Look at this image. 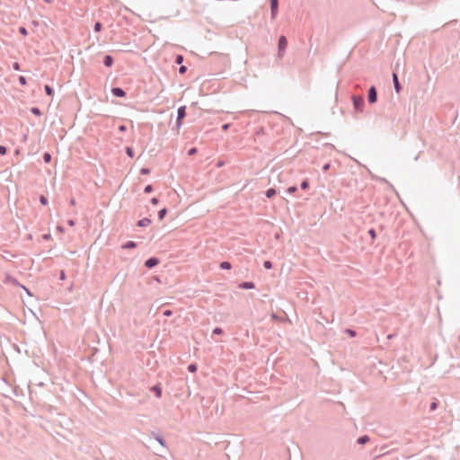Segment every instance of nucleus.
Wrapping results in <instances>:
<instances>
[{
    "label": "nucleus",
    "mask_w": 460,
    "mask_h": 460,
    "mask_svg": "<svg viewBox=\"0 0 460 460\" xmlns=\"http://www.w3.org/2000/svg\"><path fill=\"white\" fill-rule=\"evenodd\" d=\"M229 128H230V124H229V123L224 124V125L222 126V129H223L224 131H226Z\"/></svg>",
    "instance_id": "09e8293b"
},
{
    "label": "nucleus",
    "mask_w": 460,
    "mask_h": 460,
    "mask_svg": "<svg viewBox=\"0 0 460 460\" xmlns=\"http://www.w3.org/2000/svg\"><path fill=\"white\" fill-rule=\"evenodd\" d=\"M188 371L190 373H195L197 371V365L196 364H190L188 366Z\"/></svg>",
    "instance_id": "4be33fe9"
},
{
    "label": "nucleus",
    "mask_w": 460,
    "mask_h": 460,
    "mask_svg": "<svg viewBox=\"0 0 460 460\" xmlns=\"http://www.w3.org/2000/svg\"><path fill=\"white\" fill-rule=\"evenodd\" d=\"M4 284H11L13 286H15V287H22V288H24L26 290V292L31 295L29 289H27L25 287L22 286L18 280L13 278V276H11L10 274H5L4 276Z\"/></svg>",
    "instance_id": "f03ea898"
},
{
    "label": "nucleus",
    "mask_w": 460,
    "mask_h": 460,
    "mask_svg": "<svg viewBox=\"0 0 460 460\" xmlns=\"http://www.w3.org/2000/svg\"><path fill=\"white\" fill-rule=\"evenodd\" d=\"M183 62V56L177 55L175 58V63L181 65Z\"/></svg>",
    "instance_id": "a878e982"
},
{
    "label": "nucleus",
    "mask_w": 460,
    "mask_h": 460,
    "mask_svg": "<svg viewBox=\"0 0 460 460\" xmlns=\"http://www.w3.org/2000/svg\"><path fill=\"white\" fill-rule=\"evenodd\" d=\"M13 68L16 71H19L21 68H20V64L18 62H14L13 64Z\"/></svg>",
    "instance_id": "c03bdc74"
},
{
    "label": "nucleus",
    "mask_w": 460,
    "mask_h": 460,
    "mask_svg": "<svg viewBox=\"0 0 460 460\" xmlns=\"http://www.w3.org/2000/svg\"><path fill=\"white\" fill-rule=\"evenodd\" d=\"M119 131H125L127 129L125 125H121L119 127Z\"/></svg>",
    "instance_id": "8fccbe9b"
},
{
    "label": "nucleus",
    "mask_w": 460,
    "mask_h": 460,
    "mask_svg": "<svg viewBox=\"0 0 460 460\" xmlns=\"http://www.w3.org/2000/svg\"><path fill=\"white\" fill-rule=\"evenodd\" d=\"M19 31H20V33H22L24 36H26L28 34V31H27L26 28H24V27H20Z\"/></svg>",
    "instance_id": "ea45409f"
},
{
    "label": "nucleus",
    "mask_w": 460,
    "mask_h": 460,
    "mask_svg": "<svg viewBox=\"0 0 460 460\" xmlns=\"http://www.w3.org/2000/svg\"><path fill=\"white\" fill-rule=\"evenodd\" d=\"M239 288L243 289H252L255 288V285L253 282L251 281H244L239 285Z\"/></svg>",
    "instance_id": "9d476101"
},
{
    "label": "nucleus",
    "mask_w": 460,
    "mask_h": 460,
    "mask_svg": "<svg viewBox=\"0 0 460 460\" xmlns=\"http://www.w3.org/2000/svg\"><path fill=\"white\" fill-rule=\"evenodd\" d=\"M105 66L111 67L113 65V58L111 55H106L103 58Z\"/></svg>",
    "instance_id": "f8f14e48"
},
{
    "label": "nucleus",
    "mask_w": 460,
    "mask_h": 460,
    "mask_svg": "<svg viewBox=\"0 0 460 460\" xmlns=\"http://www.w3.org/2000/svg\"><path fill=\"white\" fill-rule=\"evenodd\" d=\"M144 191H145L146 193H150V192H152V191H153V186H152V185H150V184H149V185H146V186L145 187Z\"/></svg>",
    "instance_id": "e433bc0d"
},
{
    "label": "nucleus",
    "mask_w": 460,
    "mask_h": 460,
    "mask_svg": "<svg viewBox=\"0 0 460 460\" xmlns=\"http://www.w3.org/2000/svg\"><path fill=\"white\" fill-rule=\"evenodd\" d=\"M263 266L267 270H270L272 268V263L270 261H265Z\"/></svg>",
    "instance_id": "2f4dec72"
},
{
    "label": "nucleus",
    "mask_w": 460,
    "mask_h": 460,
    "mask_svg": "<svg viewBox=\"0 0 460 460\" xmlns=\"http://www.w3.org/2000/svg\"><path fill=\"white\" fill-rule=\"evenodd\" d=\"M140 173L145 175V174H149L150 173V169L149 168H142L140 170Z\"/></svg>",
    "instance_id": "58836bf2"
},
{
    "label": "nucleus",
    "mask_w": 460,
    "mask_h": 460,
    "mask_svg": "<svg viewBox=\"0 0 460 460\" xmlns=\"http://www.w3.org/2000/svg\"><path fill=\"white\" fill-rule=\"evenodd\" d=\"M182 126V119H180L179 118L176 119V128L179 130Z\"/></svg>",
    "instance_id": "c9c22d12"
},
{
    "label": "nucleus",
    "mask_w": 460,
    "mask_h": 460,
    "mask_svg": "<svg viewBox=\"0 0 460 460\" xmlns=\"http://www.w3.org/2000/svg\"><path fill=\"white\" fill-rule=\"evenodd\" d=\"M220 268L222 270H230L232 268V265H231V263L229 261H222L220 263Z\"/></svg>",
    "instance_id": "a211bd4d"
},
{
    "label": "nucleus",
    "mask_w": 460,
    "mask_h": 460,
    "mask_svg": "<svg viewBox=\"0 0 460 460\" xmlns=\"http://www.w3.org/2000/svg\"><path fill=\"white\" fill-rule=\"evenodd\" d=\"M370 440V438L367 435L361 436L358 438L357 442L359 445H365Z\"/></svg>",
    "instance_id": "ddd939ff"
},
{
    "label": "nucleus",
    "mask_w": 460,
    "mask_h": 460,
    "mask_svg": "<svg viewBox=\"0 0 460 460\" xmlns=\"http://www.w3.org/2000/svg\"><path fill=\"white\" fill-rule=\"evenodd\" d=\"M102 29V23L100 22H95L94 24V31L99 32Z\"/></svg>",
    "instance_id": "cd10ccee"
},
{
    "label": "nucleus",
    "mask_w": 460,
    "mask_h": 460,
    "mask_svg": "<svg viewBox=\"0 0 460 460\" xmlns=\"http://www.w3.org/2000/svg\"><path fill=\"white\" fill-rule=\"evenodd\" d=\"M137 246V243L133 241H128L126 243L122 245V248L124 249H132Z\"/></svg>",
    "instance_id": "4468645a"
},
{
    "label": "nucleus",
    "mask_w": 460,
    "mask_h": 460,
    "mask_svg": "<svg viewBox=\"0 0 460 460\" xmlns=\"http://www.w3.org/2000/svg\"><path fill=\"white\" fill-rule=\"evenodd\" d=\"M393 83H394V87L395 92L397 93H400L402 87L399 83L398 75L395 73H393Z\"/></svg>",
    "instance_id": "0eeeda50"
},
{
    "label": "nucleus",
    "mask_w": 460,
    "mask_h": 460,
    "mask_svg": "<svg viewBox=\"0 0 460 460\" xmlns=\"http://www.w3.org/2000/svg\"><path fill=\"white\" fill-rule=\"evenodd\" d=\"M126 153L130 158L134 157V151L131 147H126Z\"/></svg>",
    "instance_id": "393cba45"
},
{
    "label": "nucleus",
    "mask_w": 460,
    "mask_h": 460,
    "mask_svg": "<svg viewBox=\"0 0 460 460\" xmlns=\"http://www.w3.org/2000/svg\"><path fill=\"white\" fill-rule=\"evenodd\" d=\"M212 333L215 335H219L223 333V330L220 327H217L213 330Z\"/></svg>",
    "instance_id": "c756f323"
},
{
    "label": "nucleus",
    "mask_w": 460,
    "mask_h": 460,
    "mask_svg": "<svg viewBox=\"0 0 460 460\" xmlns=\"http://www.w3.org/2000/svg\"><path fill=\"white\" fill-rule=\"evenodd\" d=\"M49 237V234H45L44 238L48 239Z\"/></svg>",
    "instance_id": "864d4df0"
},
{
    "label": "nucleus",
    "mask_w": 460,
    "mask_h": 460,
    "mask_svg": "<svg viewBox=\"0 0 460 460\" xmlns=\"http://www.w3.org/2000/svg\"><path fill=\"white\" fill-rule=\"evenodd\" d=\"M331 167V164L330 163H327L325 164L323 166V172H327Z\"/></svg>",
    "instance_id": "a18cd8bd"
},
{
    "label": "nucleus",
    "mask_w": 460,
    "mask_h": 460,
    "mask_svg": "<svg viewBox=\"0 0 460 460\" xmlns=\"http://www.w3.org/2000/svg\"><path fill=\"white\" fill-rule=\"evenodd\" d=\"M111 93L116 97H124L126 96V92L120 87H113L111 89Z\"/></svg>",
    "instance_id": "423d86ee"
},
{
    "label": "nucleus",
    "mask_w": 460,
    "mask_h": 460,
    "mask_svg": "<svg viewBox=\"0 0 460 460\" xmlns=\"http://www.w3.org/2000/svg\"><path fill=\"white\" fill-rule=\"evenodd\" d=\"M6 152H7L6 147H5V146H0V155H5V154H6Z\"/></svg>",
    "instance_id": "79ce46f5"
},
{
    "label": "nucleus",
    "mask_w": 460,
    "mask_h": 460,
    "mask_svg": "<svg viewBox=\"0 0 460 460\" xmlns=\"http://www.w3.org/2000/svg\"><path fill=\"white\" fill-rule=\"evenodd\" d=\"M275 194H276V190H275V189H273V188H270V189H268V190H266V192H265V195H266V197H267L268 199H270V198L274 197V196H275Z\"/></svg>",
    "instance_id": "dca6fc26"
},
{
    "label": "nucleus",
    "mask_w": 460,
    "mask_h": 460,
    "mask_svg": "<svg viewBox=\"0 0 460 460\" xmlns=\"http://www.w3.org/2000/svg\"><path fill=\"white\" fill-rule=\"evenodd\" d=\"M150 224H151V220L147 217H144L137 222V226L146 227V226H150Z\"/></svg>",
    "instance_id": "9b49d317"
},
{
    "label": "nucleus",
    "mask_w": 460,
    "mask_h": 460,
    "mask_svg": "<svg viewBox=\"0 0 460 460\" xmlns=\"http://www.w3.org/2000/svg\"><path fill=\"white\" fill-rule=\"evenodd\" d=\"M70 204H71L72 206L75 205V200L74 199H70Z\"/></svg>",
    "instance_id": "603ef678"
},
{
    "label": "nucleus",
    "mask_w": 460,
    "mask_h": 460,
    "mask_svg": "<svg viewBox=\"0 0 460 460\" xmlns=\"http://www.w3.org/2000/svg\"><path fill=\"white\" fill-rule=\"evenodd\" d=\"M159 263V259L156 258V257H151L149 259H147L145 262V266L147 268V269H152L154 268L155 266H156L157 264Z\"/></svg>",
    "instance_id": "39448f33"
},
{
    "label": "nucleus",
    "mask_w": 460,
    "mask_h": 460,
    "mask_svg": "<svg viewBox=\"0 0 460 460\" xmlns=\"http://www.w3.org/2000/svg\"><path fill=\"white\" fill-rule=\"evenodd\" d=\"M354 109L358 111H362L365 105L364 98L361 96H352Z\"/></svg>",
    "instance_id": "7ed1b4c3"
},
{
    "label": "nucleus",
    "mask_w": 460,
    "mask_h": 460,
    "mask_svg": "<svg viewBox=\"0 0 460 460\" xmlns=\"http://www.w3.org/2000/svg\"><path fill=\"white\" fill-rule=\"evenodd\" d=\"M197 153V148L196 147H192L190 148L189 151H188V155H193Z\"/></svg>",
    "instance_id": "37998d69"
},
{
    "label": "nucleus",
    "mask_w": 460,
    "mask_h": 460,
    "mask_svg": "<svg viewBox=\"0 0 460 460\" xmlns=\"http://www.w3.org/2000/svg\"><path fill=\"white\" fill-rule=\"evenodd\" d=\"M367 100L369 103H375L377 100V93L375 86H371L368 89L367 93Z\"/></svg>",
    "instance_id": "20e7f679"
},
{
    "label": "nucleus",
    "mask_w": 460,
    "mask_h": 460,
    "mask_svg": "<svg viewBox=\"0 0 460 460\" xmlns=\"http://www.w3.org/2000/svg\"><path fill=\"white\" fill-rule=\"evenodd\" d=\"M279 2H270V11H271V18L275 19L279 10Z\"/></svg>",
    "instance_id": "6e6552de"
},
{
    "label": "nucleus",
    "mask_w": 460,
    "mask_h": 460,
    "mask_svg": "<svg viewBox=\"0 0 460 460\" xmlns=\"http://www.w3.org/2000/svg\"><path fill=\"white\" fill-rule=\"evenodd\" d=\"M42 157H43V161L47 164L49 163L52 158L51 155L49 153H44Z\"/></svg>",
    "instance_id": "412c9836"
},
{
    "label": "nucleus",
    "mask_w": 460,
    "mask_h": 460,
    "mask_svg": "<svg viewBox=\"0 0 460 460\" xmlns=\"http://www.w3.org/2000/svg\"><path fill=\"white\" fill-rule=\"evenodd\" d=\"M59 279L60 280H65L66 279V273H65L64 270L60 271Z\"/></svg>",
    "instance_id": "49530a36"
},
{
    "label": "nucleus",
    "mask_w": 460,
    "mask_h": 460,
    "mask_svg": "<svg viewBox=\"0 0 460 460\" xmlns=\"http://www.w3.org/2000/svg\"><path fill=\"white\" fill-rule=\"evenodd\" d=\"M186 117V107L181 106L177 110V118L183 119Z\"/></svg>",
    "instance_id": "1a4fd4ad"
},
{
    "label": "nucleus",
    "mask_w": 460,
    "mask_h": 460,
    "mask_svg": "<svg viewBox=\"0 0 460 460\" xmlns=\"http://www.w3.org/2000/svg\"><path fill=\"white\" fill-rule=\"evenodd\" d=\"M296 190H297V187H296V186H290V187H288V189L287 190V191H288L289 194H293V193H295Z\"/></svg>",
    "instance_id": "c85d7f7f"
},
{
    "label": "nucleus",
    "mask_w": 460,
    "mask_h": 460,
    "mask_svg": "<svg viewBox=\"0 0 460 460\" xmlns=\"http://www.w3.org/2000/svg\"><path fill=\"white\" fill-rule=\"evenodd\" d=\"M163 314L166 317H170L172 315V311L170 309H166L164 311Z\"/></svg>",
    "instance_id": "72a5a7b5"
},
{
    "label": "nucleus",
    "mask_w": 460,
    "mask_h": 460,
    "mask_svg": "<svg viewBox=\"0 0 460 460\" xmlns=\"http://www.w3.org/2000/svg\"><path fill=\"white\" fill-rule=\"evenodd\" d=\"M31 111L32 114L36 115V116H40L41 115V111L38 107H32L31 109Z\"/></svg>",
    "instance_id": "aec40b11"
},
{
    "label": "nucleus",
    "mask_w": 460,
    "mask_h": 460,
    "mask_svg": "<svg viewBox=\"0 0 460 460\" xmlns=\"http://www.w3.org/2000/svg\"><path fill=\"white\" fill-rule=\"evenodd\" d=\"M288 47V40L284 35H281L279 38L278 42V54L276 57V60H281L286 53V49Z\"/></svg>",
    "instance_id": "f257e3e1"
},
{
    "label": "nucleus",
    "mask_w": 460,
    "mask_h": 460,
    "mask_svg": "<svg viewBox=\"0 0 460 460\" xmlns=\"http://www.w3.org/2000/svg\"><path fill=\"white\" fill-rule=\"evenodd\" d=\"M67 224L70 226H73L75 225V222L74 220L70 219L67 221Z\"/></svg>",
    "instance_id": "3c124183"
},
{
    "label": "nucleus",
    "mask_w": 460,
    "mask_h": 460,
    "mask_svg": "<svg viewBox=\"0 0 460 460\" xmlns=\"http://www.w3.org/2000/svg\"><path fill=\"white\" fill-rule=\"evenodd\" d=\"M438 408V402H432L430 406H429V410L431 411H435L436 409Z\"/></svg>",
    "instance_id": "4c0bfd02"
},
{
    "label": "nucleus",
    "mask_w": 460,
    "mask_h": 460,
    "mask_svg": "<svg viewBox=\"0 0 460 460\" xmlns=\"http://www.w3.org/2000/svg\"><path fill=\"white\" fill-rule=\"evenodd\" d=\"M155 439L157 440V442L162 445L163 447L165 446V441L164 439L161 437V436H156Z\"/></svg>",
    "instance_id": "7c9ffc66"
},
{
    "label": "nucleus",
    "mask_w": 460,
    "mask_h": 460,
    "mask_svg": "<svg viewBox=\"0 0 460 460\" xmlns=\"http://www.w3.org/2000/svg\"><path fill=\"white\" fill-rule=\"evenodd\" d=\"M186 71H187V67H186L185 66H180V68H179V73H180L181 75L185 74V73H186Z\"/></svg>",
    "instance_id": "a19ab883"
},
{
    "label": "nucleus",
    "mask_w": 460,
    "mask_h": 460,
    "mask_svg": "<svg viewBox=\"0 0 460 460\" xmlns=\"http://www.w3.org/2000/svg\"><path fill=\"white\" fill-rule=\"evenodd\" d=\"M19 83H20L22 85H26V84H27L26 78H25L24 76L21 75V76L19 77Z\"/></svg>",
    "instance_id": "f704fd0d"
},
{
    "label": "nucleus",
    "mask_w": 460,
    "mask_h": 460,
    "mask_svg": "<svg viewBox=\"0 0 460 460\" xmlns=\"http://www.w3.org/2000/svg\"><path fill=\"white\" fill-rule=\"evenodd\" d=\"M167 214V209L166 208H162L161 210H159L158 212V218L160 220L164 219V217L166 216Z\"/></svg>",
    "instance_id": "6ab92c4d"
},
{
    "label": "nucleus",
    "mask_w": 460,
    "mask_h": 460,
    "mask_svg": "<svg viewBox=\"0 0 460 460\" xmlns=\"http://www.w3.org/2000/svg\"><path fill=\"white\" fill-rule=\"evenodd\" d=\"M350 337H355L357 335V332L354 330L351 329H346L345 331Z\"/></svg>",
    "instance_id": "473e14b6"
},
{
    "label": "nucleus",
    "mask_w": 460,
    "mask_h": 460,
    "mask_svg": "<svg viewBox=\"0 0 460 460\" xmlns=\"http://www.w3.org/2000/svg\"><path fill=\"white\" fill-rule=\"evenodd\" d=\"M40 202L41 205L46 206V205H48L49 201H48V199L44 195H41L40 197Z\"/></svg>",
    "instance_id": "b1692460"
},
{
    "label": "nucleus",
    "mask_w": 460,
    "mask_h": 460,
    "mask_svg": "<svg viewBox=\"0 0 460 460\" xmlns=\"http://www.w3.org/2000/svg\"><path fill=\"white\" fill-rule=\"evenodd\" d=\"M151 391H153L157 397H160L162 395V389L158 385L152 386Z\"/></svg>",
    "instance_id": "2eb2a0df"
},
{
    "label": "nucleus",
    "mask_w": 460,
    "mask_h": 460,
    "mask_svg": "<svg viewBox=\"0 0 460 460\" xmlns=\"http://www.w3.org/2000/svg\"><path fill=\"white\" fill-rule=\"evenodd\" d=\"M44 90L47 95L53 96L54 95V90L49 85L46 84L44 86Z\"/></svg>",
    "instance_id": "f3484780"
},
{
    "label": "nucleus",
    "mask_w": 460,
    "mask_h": 460,
    "mask_svg": "<svg viewBox=\"0 0 460 460\" xmlns=\"http://www.w3.org/2000/svg\"><path fill=\"white\" fill-rule=\"evenodd\" d=\"M368 234L370 235L372 241H374L376 237V230L374 228H371L368 230Z\"/></svg>",
    "instance_id": "5701e85b"
},
{
    "label": "nucleus",
    "mask_w": 460,
    "mask_h": 460,
    "mask_svg": "<svg viewBox=\"0 0 460 460\" xmlns=\"http://www.w3.org/2000/svg\"><path fill=\"white\" fill-rule=\"evenodd\" d=\"M301 189L302 190H306L308 187H309V182L307 180H305L301 182V185H300Z\"/></svg>",
    "instance_id": "bb28decb"
},
{
    "label": "nucleus",
    "mask_w": 460,
    "mask_h": 460,
    "mask_svg": "<svg viewBox=\"0 0 460 460\" xmlns=\"http://www.w3.org/2000/svg\"><path fill=\"white\" fill-rule=\"evenodd\" d=\"M158 202H159V199H158L157 198H152V199H151V203H152L153 205H157V204H158Z\"/></svg>",
    "instance_id": "de8ad7c7"
}]
</instances>
